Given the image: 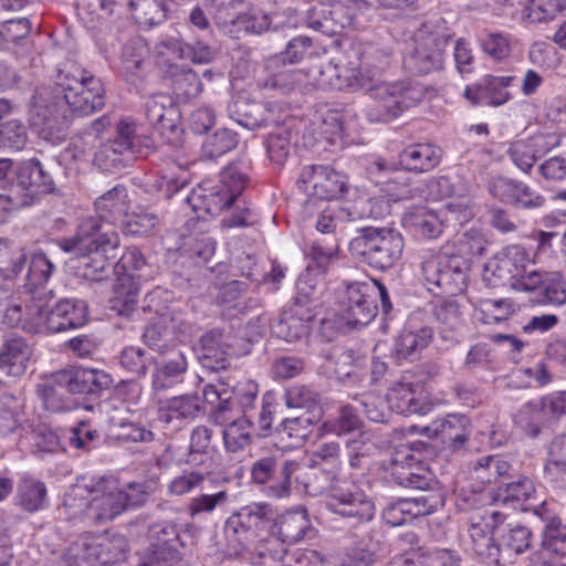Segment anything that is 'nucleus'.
<instances>
[{"label":"nucleus","instance_id":"obj_35","mask_svg":"<svg viewBox=\"0 0 566 566\" xmlns=\"http://www.w3.org/2000/svg\"><path fill=\"white\" fill-rule=\"evenodd\" d=\"M310 83L322 90H350L357 91V78L353 70L339 67L332 62L312 67L308 73Z\"/></svg>","mask_w":566,"mask_h":566},{"label":"nucleus","instance_id":"obj_5","mask_svg":"<svg viewBox=\"0 0 566 566\" xmlns=\"http://www.w3.org/2000/svg\"><path fill=\"white\" fill-rule=\"evenodd\" d=\"M154 149L155 142L150 136L136 134L134 122L120 119L115 126L114 138L97 148L93 163L101 170L116 171L136 158L147 157Z\"/></svg>","mask_w":566,"mask_h":566},{"label":"nucleus","instance_id":"obj_13","mask_svg":"<svg viewBox=\"0 0 566 566\" xmlns=\"http://www.w3.org/2000/svg\"><path fill=\"white\" fill-rule=\"evenodd\" d=\"M296 184L308 197L304 203L306 209H311L317 200L337 199L347 190L346 178L325 165L305 166Z\"/></svg>","mask_w":566,"mask_h":566},{"label":"nucleus","instance_id":"obj_39","mask_svg":"<svg viewBox=\"0 0 566 566\" xmlns=\"http://www.w3.org/2000/svg\"><path fill=\"white\" fill-rule=\"evenodd\" d=\"M441 149L432 144H412L399 154V165L408 171L426 172L439 165Z\"/></svg>","mask_w":566,"mask_h":566},{"label":"nucleus","instance_id":"obj_6","mask_svg":"<svg viewBox=\"0 0 566 566\" xmlns=\"http://www.w3.org/2000/svg\"><path fill=\"white\" fill-rule=\"evenodd\" d=\"M403 247L402 234L391 227H363L349 242L354 256L380 271L392 268L400 260Z\"/></svg>","mask_w":566,"mask_h":566},{"label":"nucleus","instance_id":"obj_9","mask_svg":"<svg viewBox=\"0 0 566 566\" xmlns=\"http://www.w3.org/2000/svg\"><path fill=\"white\" fill-rule=\"evenodd\" d=\"M69 102L57 95L50 86L34 91L30 108V123L39 136L52 144H61L67 136L71 123Z\"/></svg>","mask_w":566,"mask_h":566},{"label":"nucleus","instance_id":"obj_27","mask_svg":"<svg viewBox=\"0 0 566 566\" xmlns=\"http://www.w3.org/2000/svg\"><path fill=\"white\" fill-rule=\"evenodd\" d=\"M230 335L221 328H212L201 335L199 340L198 359L203 368L218 371L229 365V355L232 347Z\"/></svg>","mask_w":566,"mask_h":566},{"label":"nucleus","instance_id":"obj_16","mask_svg":"<svg viewBox=\"0 0 566 566\" xmlns=\"http://www.w3.org/2000/svg\"><path fill=\"white\" fill-rule=\"evenodd\" d=\"M301 470L300 463L295 460L265 457L252 465L251 475L255 483L268 484L272 496L284 497L291 493L293 475Z\"/></svg>","mask_w":566,"mask_h":566},{"label":"nucleus","instance_id":"obj_33","mask_svg":"<svg viewBox=\"0 0 566 566\" xmlns=\"http://www.w3.org/2000/svg\"><path fill=\"white\" fill-rule=\"evenodd\" d=\"M350 22L346 8L340 3L314 6L306 18L308 28L329 36L340 33Z\"/></svg>","mask_w":566,"mask_h":566},{"label":"nucleus","instance_id":"obj_55","mask_svg":"<svg viewBox=\"0 0 566 566\" xmlns=\"http://www.w3.org/2000/svg\"><path fill=\"white\" fill-rule=\"evenodd\" d=\"M19 505L27 512L33 513L44 509L46 504V488L41 481L23 479L18 488Z\"/></svg>","mask_w":566,"mask_h":566},{"label":"nucleus","instance_id":"obj_37","mask_svg":"<svg viewBox=\"0 0 566 566\" xmlns=\"http://www.w3.org/2000/svg\"><path fill=\"white\" fill-rule=\"evenodd\" d=\"M418 385L403 380L394 385L388 394L390 409L403 416L427 415L430 412L432 405L418 395Z\"/></svg>","mask_w":566,"mask_h":566},{"label":"nucleus","instance_id":"obj_1","mask_svg":"<svg viewBox=\"0 0 566 566\" xmlns=\"http://www.w3.org/2000/svg\"><path fill=\"white\" fill-rule=\"evenodd\" d=\"M532 259L528 251L512 244L503 248L485 265L483 280L491 287L510 283L518 292L536 293L537 302L544 305L566 304V281L560 272L530 269Z\"/></svg>","mask_w":566,"mask_h":566},{"label":"nucleus","instance_id":"obj_56","mask_svg":"<svg viewBox=\"0 0 566 566\" xmlns=\"http://www.w3.org/2000/svg\"><path fill=\"white\" fill-rule=\"evenodd\" d=\"M542 545L545 549L566 557V525L558 516L544 520Z\"/></svg>","mask_w":566,"mask_h":566},{"label":"nucleus","instance_id":"obj_19","mask_svg":"<svg viewBox=\"0 0 566 566\" xmlns=\"http://www.w3.org/2000/svg\"><path fill=\"white\" fill-rule=\"evenodd\" d=\"M95 495L91 501L81 504L83 517L95 524L112 521L125 511L116 482L101 479L93 489Z\"/></svg>","mask_w":566,"mask_h":566},{"label":"nucleus","instance_id":"obj_41","mask_svg":"<svg viewBox=\"0 0 566 566\" xmlns=\"http://www.w3.org/2000/svg\"><path fill=\"white\" fill-rule=\"evenodd\" d=\"M315 415L308 413L285 418L276 427V438L281 443H285V448H298L307 439L315 422Z\"/></svg>","mask_w":566,"mask_h":566},{"label":"nucleus","instance_id":"obj_14","mask_svg":"<svg viewBox=\"0 0 566 566\" xmlns=\"http://www.w3.org/2000/svg\"><path fill=\"white\" fill-rule=\"evenodd\" d=\"M148 539L150 554L139 566H174L182 558L178 546H188L181 534V525L172 521H161L149 525Z\"/></svg>","mask_w":566,"mask_h":566},{"label":"nucleus","instance_id":"obj_26","mask_svg":"<svg viewBox=\"0 0 566 566\" xmlns=\"http://www.w3.org/2000/svg\"><path fill=\"white\" fill-rule=\"evenodd\" d=\"M503 514L497 511L489 513L485 518V526L493 528V537L495 543L492 546L496 552H504L507 555L521 554L530 547L531 531L520 524L502 525L500 521Z\"/></svg>","mask_w":566,"mask_h":566},{"label":"nucleus","instance_id":"obj_10","mask_svg":"<svg viewBox=\"0 0 566 566\" xmlns=\"http://www.w3.org/2000/svg\"><path fill=\"white\" fill-rule=\"evenodd\" d=\"M274 522V511L266 503H251L233 512L224 523V536L230 549L244 554L266 535Z\"/></svg>","mask_w":566,"mask_h":566},{"label":"nucleus","instance_id":"obj_28","mask_svg":"<svg viewBox=\"0 0 566 566\" xmlns=\"http://www.w3.org/2000/svg\"><path fill=\"white\" fill-rule=\"evenodd\" d=\"M315 317L313 308L291 304L272 324V333L286 342H295L308 335Z\"/></svg>","mask_w":566,"mask_h":566},{"label":"nucleus","instance_id":"obj_24","mask_svg":"<svg viewBox=\"0 0 566 566\" xmlns=\"http://www.w3.org/2000/svg\"><path fill=\"white\" fill-rule=\"evenodd\" d=\"M145 115L151 126L163 136L168 135L169 142L180 133V114L174 99L168 94H155L145 103Z\"/></svg>","mask_w":566,"mask_h":566},{"label":"nucleus","instance_id":"obj_22","mask_svg":"<svg viewBox=\"0 0 566 566\" xmlns=\"http://www.w3.org/2000/svg\"><path fill=\"white\" fill-rule=\"evenodd\" d=\"M423 432L440 439L449 451L457 452L467 449L471 436V422L464 415L451 413L432 421L423 428Z\"/></svg>","mask_w":566,"mask_h":566},{"label":"nucleus","instance_id":"obj_7","mask_svg":"<svg viewBox=\"0 0 566 566\" xmlns=\"http://www.w3.org/2000/svg\"><path fill=\"white\" fill-rule=\"evenodd\" d=\"M365 83L360 90L365 91L373 99L366 109L370 122H391L403 112L418 105L423 97L420 87L405 81L375 82L373 78H367Z\"/></svg>","mask_w":566,"mask_h":566},{"label":"nucleus","instance_id":"obj_32","mask_svg":"<svg viewBox=\"0 0 566 566\" xmlns=\"http://www.w3.org/2000/svg\"><path fill=\"white\" fill-rule=\"evenodd\" d=\"M155 361L153 373V387L164 390L184 381L187 374L188 361L186 355L176 347Z\"/></svg>","mask_w":566,"mask_h":566},{"label":"nucleus","instance_id":"obj_31","mask_svg":"<svg viewBox=\"0 0 566 566\" xmlns=\"http://www.w3.org/2000/svg\"><path fill=\"white\" fill-rule=\"evenodd\" d=\"M229 500L227 481L210 478L200 489V493L190 499L186 512L191 518L211 514L217 509L226 506Z\"/></svg>","mask_w":566,"mask_h":566},{"label":"nucleus","instance_id":"obj_21","mask_svg":"<svg viewBox=\"0 0 566 566\" xmlns=\"http://www.w3.org/2000/svg\"><path fill=\"white\" fill-rule=\"evenodd\" d=\"M368 285L353 282L347 284L340 300L343 319L350 326H366L377 314V305L368 295Z\"/></svg>","mask_w":566,"mask_h":566},{"label":"nucleus","instance_id":"obj_23","mask_svg":"<svg viewBox=\"0 0 566 566\" xmlns=\"http://www.w3.org/2000/svg\"><path fill=\"white\" fill-rule=\"evenodd\" d=\"M223 188L222 185L205 181L192 189L184 200L191 207L198 219L213 218L233 203V196L222 191Z\"/></svg>","mask_w":566,"mask_h":566},{"label":"nucleus","instance_id":"obj_47","mask_svg":"<svg viewBox=\"0 0 566 566\" xmlns=\"http://www.w3.org/2000/svg\"><path fill=\"white\" fill-rule=\"evenodd\" d=\"M116 268L130 279L144 282L153 280L157 274V269L147 262L137 247L127 248L117 262Z\"/></svg>","mask_w":566,"mask_h":566},{"label":"nucleus","instance_id":"obj_61","mask_svg":"<svg viewBox=\"0 0 566 566\" xmlns=\"http://www.w3.org/2000/svg\"><path fill=\"white\" fill-rule=\"evenodd\" d=\"M129 6L139 11L149 25H158L167 20L172 10V0H129Z\"/></svg>","mask_w":566,"mask_h":566},{"label":"nucleus","instance_id":"obj_30","mask_svg":"<svg viewBox=\"0 0 566 566\" xmlns=\"http://www.w3.org/2000/svg\"><path fill=\"white\" fill-rule=\"evenodd\" d=\"M392 61V52L389 46L380 44H367L360 53V64L354 67L353 74L357 78V91L364 87L367 78L375 82L382 81L381 75L389 69Z\"/></svg>","mask_w":566,"mask_h":566},{"label":"nucleus","instance_id":"obj_34","mask_svg":"<svg viewBox=\"0 0 566 566\" xmlns=\"http://www.w3.org/2000/svg\"><path fill=\"white\" fill-rule=\"evenodd\" d=\"M270 531L272 535L277 536L285 544L302 541L308 533H312L307 510L297 507L279 516L274 513V522Z\"/></svg>","mask_w":566,"mask_h":566},{"label":"nucleus","instance_id":"obj_45","mask_svg":"<svg viewBox=\"0 0 566 566\" xmlns=\"http://www.w3.org/2000/svg\"><path fill=\"white\" fill-rule=\"evenodd\" d=\"M333 364V374L339 381L356 377L366 367V357L350 348H334L328 356Z\"/></svg>","mask_w":566,"mask_h":566},{"label":"nucleus","instance_id":"obj_49","mask_svg":"<svg viewBox=\"0 0 566 566\" xmlns=\"http://www.w3.org/2000/svg\"><path fill=\"white\" fill-rule=\"evenodd\" d=\"M126 190L123 186H115L95 200L97 216L94 218L101 222H109L114 228V221L124 212Z\"/></svg>","mask_w":566,"mask_h":566},{"label":"nucleus","instance_id":"obj_58","mask_svg":"<svg viewBox=\"0 0 566 566\" xmlns=\"http://www.w3.org/2000/svg\"><path fill=\"white\" fill-rule=\"evenodd\" d=\"M31 31V23L27 18L7 19L2 21V39L6 44L12 42L18 45L19 50L14 51L18 59L23 57L28 53L25 39Z\"/></svg>","mask_w":566,"mask_h":566},{"label":"nucleus","instance_id":"obj_53","mask_svg":"<svg viewBox=\"0 0 566 566\" xmlns=\"http://www.w3.org/2000/svg\"><path fill=\"white\" fill-rule=\"evenodd\" d=\"M270 18L264 12L250 11L247 13H241L238 11V19H234L229 27L220 28L230 36L239 38V33L244 31L245 33L260 34L266 31L270 27Z\"/></svg>","mask_w":566,"mask_h":566},{"label":"nucleus","instance_id":"obj_60","mask_svg":"<svg viewBox=\"0 0 566 566\" xmlns=\"http://www.w3.org/2000/svg\"><path fill=\"white\" fill-rule=\"evenodd\" d=\"M54 270L55 265L46 254L43 252L33 253L30 260L25 283L29 292L34 293L33 290L44 285Z\"/></svg>","mask_w":566,"mask_h":566},{"label":"nucleus","instance_id":"obj_40","mask_svg":"<svg viewBox=\"0 0 566 566\" xmlns=\"http://www.w3.org/2000/svg\"><path fill=\"white\" fill-rule=\"evenodd\" d=\"M31 348L24 338L10 335L2 344V373L19 377L24 374Z\"/></svg>","mask_w":566,"mask_h":566},{"label":"nucleus","instance_id":"obj_44","mask_svg":"<svg viewBox=\"0 0 566 566\" xmlns=\"http://www.w3.org/2000/svg\"><path fill=\"white\" fill-rule=\"evenodd\" d=\"M174 319L167 315H161L150 322L143 333L144 343L159 355H166L175 348L174 333L169 325Z\"/></svg>","mask_w":566,"mask_h":566},{"label":"nucleus","instance_id":"obj_3","mask_svg":"<svg viewBox=\"0 0 566 566\" xmlns=\"http://www.w3.org/2000/svg\"><path fill=\"white\" fill-rule=\"evenodd\" d=\"M119 245V237L109 222L87 218L77 227L74 237L61 240L60 248L80 258V275L99 282L107 279L113 270L106 253Z\"/></svg>","mask_w":566,"mask_h":566},{"label":"nucleus","instance_id":"obj_63","mask_svg":"<svg viewBox=\"0 0 566 566\" xmlns=\"http://www.w3.org/2000/svg\"><path fill=\"white\" fill-rule=\"evenodd\" d=\"M210 478L208 473H202L197 470H185L169 482L168 492L176 496L186 495L196 489L200 490Z\"/></svg>","mask_w":566,"mask_h":566},{"label":"nucleus","instance_id":"obj_12","mask_svg":"<svg viewBox=\"0 0 566 566\" xmlns=\"http://www.w3.org/2000/svg\"><path fill=\"white\" fill-rule=\"evenodd\" d=\"M28 313L44 323L51 333H61L83 326L87 318V305L77 298H61L53 305L43 303L34 296V303L28 306Z\"/></svg>","mask_w":566,"mask_h":566},{"label":"nucleus","instance_id":"obj_64","mask_svg":"<svg viewBox=\"0 0 566 566\" xmlns=\"http://www.w3.org/2000/svg\"><path fill=\"white\" fill-rule=\"evenodd\" d=\"M566 7V0H527L525 18L532 22L554 19Z\"/></svg>","mask_w":566,"mask_h":566},{"label":"nucleus","instance_id":"obj_43","mask_svg":"<svg viewBox=\"0 0 566 566\" xmlns=\"http://www.w3.org/2000/svg\"><path fill=\"white\" fill-rule=\"evenodd\" d=\"M403 222L415 233L426 239H436L442 233V221L433 210L427 207L410 209L405 213Z\"/></svg>","mask_w":566,"mask_h":566},{"label":"nucleus","instance_id":"obj_48","mask_svg":"<svg viewBox=\"0 0 566 566\" xmlns=\"http://www.w3.org/2000/svg\"><path fill=\"white\" fill-rule=\"evenodd\" d=\"M223 427L222 437L227 451L239 452L252 443V422L245 415L223 424Z\"/></svg>","mask_w":566,"mask_h":566},{"label":"nucleus","instance_id":"obj_42","mask_svg":"<svg viewBox=\"0 0 566 566\" xmlns=\"http://www.w3.org/2000/svg\"><path fill=\"white\" fill-rule=\"evenodd\" d=\"M286 544L277 536H262L253 547L244 554H249L259 566H285Z\"/></svg>","mask_w":566,"mask_h":566},{"label":"nucleus","instance_id":"obj_54","mask_svg":"<svg viewBox=\"0 0 566 566\" xmlns=\"http://www.w3.org/2000/svg\"><path fill=\"white\" fill-rule=\"evenodd\" d=\"M322 281L323 275H317L314 272V265L307 264L305 271L301 273L297 279V292L292 304L313 308V304L317 300L318 289L322 284Z\"/></svg>","mask_w":566,"mask_h":566},{"label":"nucleus","instance_id":"obj_46","mask_svg":"<svg viewBox=\"0 0 566 566\" xmlns=\"http://www.w3.org/2000/svg\"><path fill=\"white\" fill-rule=\"evenodd\" d=\"M170 80L172 92L181 102L186 103L196 98L202 91V83L199 75L189 66H174Z\"/></svg>","mask_w":566,"mask_h":566},{"label":"nucleus","instance_id":"obj_52","mask_svg":"<svg viewBox=\"0 0 566 566\" xmlns=\"http://www.w3.org/2000/svg\"><path fill=\"white\" fill-rule=\"evenodd\" d=\"M238 135L230 128H219L208 135L201 145V155L207 159H216L234 149Z\"/></svg>","mask_w":566,"mask_h":566},{"label":"nucleus","instance_id":"obj_8","mask_svg":"<svg viewBox=\"0 0 566 566\" xmlns=\"http://www.w3.org/2000/svg\"><path fill=\"white\" fill-rule=\"evenodd\" d=\"M50 87L57 95H62L69 102L71 111L78 116L91 115L105 104L102 81L74 64L59 70L55 84Z\"/></svg>","mask_w":566,"mask_h":566},{"label":"nucleus","instance_id":"obj_38","mask_svg":"<svg viewBox=\"0 0 566 566\" xmlns=\"http://www.w3.org/2000/svg\"><path fill=\"white\" fill-rule=\"evenodd\" d=\"M229 117L238 125L253 130L265 125L271 117V112L260 102L245 97H237L228 105Z\"/></svg>","mask_w":566,"mask_h":566},{"label":"nucleus","instance_id":"obj_57","mask_svg":"<svg viewBox=\"0 0 566 566\" xmlns=\"http://www.w3.org/2000/svg\"><path fill=\"white\" fill-rule=\"evenodd\" d=\"M428 312L436 322L450 331H454L462 324V312L454 300H440L428 304Z\"/></svg>","mask_w":566,"mask_h":566},{"label":"nucleus","instance_id":"obj_62","mask_svg":"<svg viewBox=\"0 0 566 566\" xmlns=\"http://www.w3.org/2000/svg\"><path fill=\"white\" fill-rule=\"evenodd\" d=\"M338 244L334 237H331L326 242L315 240L307 253L310 263L314 265V272L317 275H324L331 263V260L337 254Z\"/></svg>","mask_w":566,"mask_h":566},{"label":"nucleus","instance_id":"obj_25","mask_svg":"<svg viewBox=\"0 0 566 566\" xmlns=\"http://www.w3.org/2000/svg\"><path fill=\"white\" fill-rule=\"evenodd\" d=\"M200 412V397L197 394L175 396L158 403V420L166 429L179 431Z\"/></svg>","mask_w":566,"mask_h":566},{"label":"nucleus","instance_id":"obj_29","mask_svg":"<svg viewBox=\"0 0 566 566\" xmlns=\"http://www.w3.org/2000/svg\"><path fill=\"white\" fill-rule=\"evenodd\" d=\"M515 80V76L486 75L480 83L469 86L464 96L474 105L501 106L511 99L506 90Z\"/></svg>","mask_w":566,"mask_h":566},{"label":"nucleus","instance_id":"obj_15","mask_svg":"<svg viewBox=\"0 0 566 566\" xmlns=\"http://www.w3.org/2000/svg\"><path fill=\"white\" fill-rule=\"evenodd\" d=\"M388 470L394 482L403 488L430 492H440L436 488V481L431 472L421 467L411 454L408 446H399L394 449L388 461Z\"/></svg>","mask_w":566,"mask_h":566},{"label":"nucleus","instance_id":"obj_2","mask_svg":"<svg viewBox=\"0 0 566 566\" xmlns=\"http://www.w3.org/2000/svg\"><path fill=\"white\" fill-rule=\"evenodd\" d=\"M337 470L318 463H311L295 476L312 496L327 491L329 495L326 507L343 517L353 518L358 523L369 522L375 516L374 502L355 483L336 480Z\"/></svg>","mask_w":566,"mask_h":566},{"label":"nucleus","instance_id":"obj_11","mask_svg":"<svg viewBox=\"0 0 566 566\" xmlns=\"http://www.w3.org/2000/svg\"><path fill=\"white\" fill-rule=\"evenodd\" d=\"M468 269L467 260L458 254L440 253L421 263L424 285L434 295H454L464 291Z\"/></svg>","mask_w":566,"mask_h":566},{"label":"nucleus","instance_id":"obj_51","mask_svg":"<svg viewBox=\"0 0 566 566\" xmlns=\"http://www.w3.org/2000/svg\"><path fill=\"white\" fill-rule=\"evenodd\" d=\"M516 419L522 429L532 438L537 437L542 427L551 420L543 398L525 403Z\"/></svg>","mask_w":566,"mask_h":566},{"label":"nucleus","instance_id":"obj_59","mask_svg":"<svg viewBox=\"0 0 566 566\" xmlns=\"http://www.w3.org/2000/svg\"><path fill=\"white\" fill-rule=\"evenodd\" d=\"M285 403L289 408L306 409L312 412L319 409L321 396L306 385H292L285 390Z\"/></svg>","mask_w":566,"mask_h":566},{"label":"nucleus","instance_id":"obj_4","mask_svg":"<svg viewBox=\"0 0 566 566\" xmlns=\"http://www.w3.org/2000/svg\"><path fill=\"white\" fill-rule=\"evenodd\" d=\"M53 189L52 177L38 160L2 158V201L9 203V207H2L3 210L30 206L35 196L50 193Z\"/></svg>","mask_w":566,"mask_h":566},{"label":"nucleus","instance_id":"obj_50","mask_svg":"<svg viewBox=\"0 0 566 566\" xmlns=\"http://www.w3.org/2000/svg\"><path fill=\"white\" fill-rule=\"evenodd\" d=\"M66 394V386H60L55 381V373L48 381L38 387V395L44 408L52 412H63L73 409L74 402Z\"/></svg>","mask_w":566,"mask_h":566},{"label":"nucleus","instance_id":"obj_20","mask_svg":"<svg viewBox=\"0 0 566 566\" xmlns=\"http://www.w3.org/2000/svg\"><path fill=\"white\" fill-rule=\"evenodd\" d=\"M55 381L60 386H66L67 392L71 395H85L93 399H97L113 384V379L107 373L82 367L55 371Z\"/></svg>","mask_w":566,"mask_h":566},{"label":"nucleus","instance_id":"obj_18","mask_svg":"<svg viewBox=\"0 0 566 566\" xmlns=\"http://www.w3.org/2000/svg\"><path fill=\"white\" fill-rule=\"evenodd\" d=\"M441 492H430L416 497L399 499L388 503L382 511V520L390 526H400L419 516H427L443 506Z\"/></svg>","mask_w":566,"mask_h":566},{"label":"nucleus","instance_id":"obj_17","mask_svg":"<svg viewBox=\"0 0 566 566\" xmlns=\"http://www.w3.org/2000/svg\"><path fill=\"white\" fill-rule=\"evenodd\" d=\"M450 35L420 31L415 36V46L406 60L408 67L418 75H426L442 67Z\"/></svg>","mask_w":566,"mask_h":566},{"label":"nucleus","instance_id":"obj_36","mask_svg":"<svg viewBox=\"0 0 566 566\" xmlns=\"http://www.w3.org/2000/svg\"><path fill=\"white\" fill-rule=\"evenodd\" d=\"M433 339V329L429 326L419 328L405 327L394 340L391 356L398 361L415 360L419 353Z\"/></svg>","mask_w":566,"mask_h":566}]
</instances>
